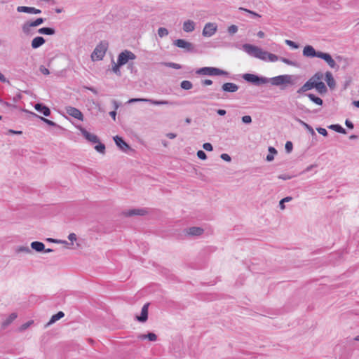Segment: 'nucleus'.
<instances>
[{"mask_svg":"<svg viewBox=\"0 0 359 359\" xmlns=\"http://www.w3.org/2000/svg\"><path fill=\"white\" fill-rule=\"evenodd\" d=\"M268 150L269 151V154H271L274 155V154H277V150L273 147H269Z\"/></svg>","mask_w":359,"mask_h":359,"instance_id":"774afa93","label":"nucleus"},{"mask_svg":"<svg viewBox=\"0 0 359 359\" xmlns=\"http://www.w3.org/2000/svg\"><path fill=\"white\" fill-rule=\"evenodd\" d=\"M168 30L165 27H159L158 29V34L161 38L168 35Z\"/></svg>","mask_w":359,"mask_h":359,"instance_id":"58836bf2","label":"nucleus"},{"mask_svg":"<svg viewBox=\"0 0 359 359\" xmlns=\"http://www.w3.org/2000/svg\"><path fill=\"white\" fill-rule=\"evenodd\" d=\"M114 140L116 146L123 151L126 152L128 150L130 149L129 144L126 143L122 137L116 135L114 137Z\"/></svg>","mask_w":359,"mask_h":359,"instance_id":"ddd939ff","label":"nucleus"},{"mask_svg":"<svg viewBox=\"0 0 359 359\" xmlns=\"http://www.w3.org/2000/svg\"><path fill=\"white\" fill-rule=\"evenodd\" d=\"M222 90L225 92L235 93L238 90V86L233 83H225L222 86Z\"/></svg>","mask_w":359,"mask_h":359,"instance_id":"412c9836","label":"nucleus"},{"mask_svg":"<svg viewBox=\"0 0 359 359\" xmlns=\"http://www.w3.org/2000/svg\"><path fill=\"white\" fill-rule=\"evenodd\" d=\"M321 51H316L311 45H306L303 49V55L307 57H319Z\"/></svg>","mask_w":359,"mask_h":359,"instance_id":"9d476101","label":"nucleus"},{"mask_svg":"<svg viewBox=\"0 0 359 359\" xmlns=\"http://www.w3.org/2000/svg\"><path fill=\"white\" fill-rule=\"evenodd\" d=\"M48 241L49 242H52V243H55L67 244V242L66 241L56 240V239H53V238H48Z\"/></svg>","mask_w":359,"mask_h":359,"instance_id":"bf43d9fd","label":"nucleus"},{"mask_svg":"<svg viewBox=\"0 0 359 359\" xmlns=\"http://www.w3.org/2000/svg\"><path fill=\"white\" fill-rule=\"evenodd\" d=\"M328 128L342 134H345L346 133V130L339 124L330 125L328 126Z\"/></svg>","mask_w":359,"mask_h":359,"instance_id":"2f4dec72","label":"nucleus"},{"mask_svg":"<svg viewBox=\"0 0 359 359\" xmlns=\"http://www.w3.org/2000/svg\"><path fill=\"white\" fill-rule=\"evenodd\" d=\"M203 148L208 151H211L213 149L212 145L209 142L204 143L203 145Z\"/></svg>","mask_w":359,"mask_h":359,"instance_id":"603ef678","label":"nucleus"},{"mask_svg":"<svg viewBox=\"0 0 359 359\" xmlns=\"http://www.w3.org/2000/svg\"><path fill=\"white\" fill-rule=\"evenodd\" d=\"M121 67V66H119L118 65V62H117V63L114 64V65L112 67L113 72H114L118 76H121V72L120 71V67Z\"/></svg>","mask_w":359,"mask_h":359,"instance_id":"79ce46f5","label":"nucleus"},{"mask_svg":"<svg viewBox=\"0 0 359 359\" xmlns=\"http://www.w3.org/2000/svg\"><path fill=\"white\" fill-rule=\"evenodd\" d=\"M293 76L289 74L279 75L272 78L259 76L254 74L246 73L242 75V78L247 82L252 83L257 86H259L267 83H271L273 86H281L282 90L285 89V86L287 84H293Z\"/></svg>","mask_w":359,"mask_h":359,"instance_id":"f257e3e1","label":"nucleus"},{"mask_svg":"<svg viewBox=\"0 0 359 359\" xmlns=\"http://www.w3.org/2000/svg\"><path fill=\"white\" fill-rule=\"evenodd\" d=\"M32 114H33L34 116H35L36 117H37V118H40L42 121H43L44 123H46V124H48V126H57V124H56L55 122H53V121H50V120H49V119H47V118H44V117L40 116H39V115H37V114H34V113H32Z\"/></svg>","mask_w":359,"mask_h":359,"instance_id":"c9c22d12","label":"nucleus"},{"mask_svg":"<svg viewBox=\"0 0 359 359\" xmlns=\"http://www.w3.org/2000/svg\"><path fill=\"white\" fill-rule=\"evenodd\" d=\"M325 80L327 84V86L333 89L335 88L336 82L335 80L333 78V76L330 72H327L325 73Z\"/></svg>","mask_w":359,"mask_h":359,"instance_id":"5701e85b","label":"nucleus"},{"mask_svg":"<svg viewBox=\"0 0 359 359\" xmlns=\"http://www.w3.org/2000/svg\"><path fill=\"white\" fill-rule=\"evenodd\" d=\"M173 44L178 48H184L187 53L195 52V47L194 44L184 39H177L174 41Z\"/></svg>","mask_w":359,"mask_h":359,"instance_id":"6e6552de","label":"nucleus"},{"mask_svg":"<svg viewBox=\"0 0 359 359\" xmlns=\"http://www.w3.org/2000/svg\"><path fill=\"white\" fill-rule=\"evenodd\" d=\"M128 69L130 70L131 72H133L134 71L136 72L135 67L133 62H130L128 64Z\"/></svg>","mask_w":359,"mask_h":359,"instance_id":"0e129e2a","label":"nucleus"},{"mask_svg":"<svg viewBox=\"0 0 359 359\" xmlns=\"http://www.w3.org/2000/svg\"><path fill=\"white\" fill-rule=\"evenodd\" d=\"M243 50L252 57L260 59L262 60H265V50H263L261 48L258 46L250 43H245L243 45Z\"/></svg>","mask_w":359,"mask_h":359,"instance_id":"7ed1b4c3","label":"nucleus"},{"mask_svg":"<svg viewBox=\"0 0 359 359\" xmlns=\"http://www.w3.org/2000/svg\"><path fill=\"white\" fill-rule=\"evenodd\" d=\"M98 144L95 145V149L100 153V154H104L105 152V145L101 142H97Z\"/></svg>","mask_w":359,"mask_h":359,"instance_id":"4c0bfd02","label":"nucleus"},{"mask_svg":"<svg viewBox=\"0 0 359 359\" xmlns=\"http://www.w3.org/2000/svg\"><path fill=\"white\" fill-rule=\"evenodd\" d=\"M135 102H147L154 105H177V102L169 101V100H156L149 98H131L128 101V104Z\"/></svg>","mask_w":359,"mask_h":359,"instance_id":"39448f33","label":"nucleus"},{"mask_svg":"<svg viewBox=\"0 0 359 359\" xmlns=\"http://www.w3.org/2000/svg\"><path fill=\"white\" fill-rule=\"evenodd\" d=\"M109 43L106 41H101L95 48L91 54L93 61H98L103 59L108 49Z\"/></svg>","mask_w":359,"mask_h":359,"instance_id":"f03ea898","label":"nucleus"},{"mask_svg":"<svg viewBox=\"0 0 359 359\" xmlns=\"http://www.w3.org/2000/svg\"><path fill=\"white\" fill-rule=\"evenodd\" d=\"M345 125L346 126L347 128H348L350 129H353V127H354L353 123L351 121H349L348 119L346 120Z\"/></svg>","mask_w":359,"mask_h":359,"instance_id":"680f3d73","label":"nucleus"},{"mask_svg":"<svg viewBox=\"0 0 359 359\" xmlns=\"http://www.w3.org/2000/svg\"><path fill=\"white\" fill-rule=\"evenodd\" d=\"M66 112L71 116L79 120L83 121V115L81 113V111L73 107H66Z\"/></svg>","mask_w":359,"mask_h":359,"instance_id":"9b49d317","label":"nucleus"},{"mask_svg":"<svg viewBox=\"0 0 359 359\" xmlns=\"http://www.w3.org/2000/svg\"><path fill=\"white\" fill-rule=\"evenodd\" d=\"M195 29V22L188 20L183 23V30L185 32H191Z\"/></svg>","mask_w":359,"mask_h":359,"instance_id":"b1692460","label":"nucleus"},{"mask_svg":"<svg viewBox=\"0 0 359 359\" xmlns=\"http://www.w3.org/2000/svg\"><path fill=\"white\" fill-rule=\"evenodd\" d=\"M319 58L325 61L331 68H334L337 66L334 60L327 53L321 52V54L319 55Z\"/></svg>","mask_w":359,"mask_h":359,"instance_id":"2eb2a0df","label":"nucleus"},{"mask_svg":"<svg viewBox=\"0 0 359 359\" xmlns=\"http://www.w3.org/2000/svg\"><path fill=\"white\" fill-rule=\"evenodd\" d=\"M46 40L42 36H36L32 41L31 46L34 49H36L41 47L43 44H44Z\"/></svg>","mask_w":359,"mask_h":359,"instance_id":"4be33fe9","label":"nucleus"},{"mask_svg":"<svg viewBox=\"0 0 359 359\" xmlns=\"http://www.w3.org/2000/svg\"><path fill=\"white\" fill-rule=\"evenodd\" d=\"M39 70L44 75H48L50 74L49 70L43 65L39 67Z\"/></svg>","mask_w":359,"mask_h":359,"instance_id":"4d7b16f0","label":"nucleus"},{"mask_svg":"<svg viewBox=\"0 0 359 359\" xmlns=\"http://www.w3.org/2000/svg\"><path fill=\"white\" fill-rule=\"evenodd\" d=\"M323 77V75L320 72L316 73L311 78L313 81H320Z\"/></svg>","mask_w":359,"mask_h":359,"instance_id":"a19ab883","label":"nucleus"},{"mask_svg":"<svg viewBox=\"0 0 359 359\" xmlns=\"http://www.w3.org/2000/svg\"><path fill=\"white\" fill-rule=\"evenodd\" d=\"M285 149L287 153H290L293 149V144L290 141H287L285 143Z\"/></svg>","mask_w":359,"mask_h":359,"instance_id":"c03bdc74","label":"nucleus"},{"mask_svg":"<svg viewBox=\"0 0 359 359\" xmlns=\"http://www.w3.org/2000/svg\"><path fill=\"white\" fill-rule=\"evenodd\" d=\"M220 157L222 160L227 161V162H229L231 160L230 156L227 154H222Z\"/></svg>","mask_w":359,"mask_h":359,"instance_id":"13d9d810","label":"nucleus"},{"mask_svg":"<svg viewBox=\"0 0 359 359\" xmlns=\"http://www.w3.org/2000/svg\"><path fill=\"white\" fill-rule=\"evenodd\" d=\"M306 95L309 98V100L311 101H312L313 102H314L315 104H316L318 105H322L323 103V101L321 98L316 96L315 95H313L312 93H308Z\"/></svg>","mask_w":359,"mask_h":359,"instance_id":"c756f323","label":"nucleus"},{"mask_svg":"<svg viewBox=\"0 0 359 359\" xmlns=\"http://www.w3.org/2000/svg\"><path fill=\"white\" fill-rule=\"evenodd\" d=\"M35 109L43 114L45 116H49L50 115V109L42 103H37L34 106Z\"/></svg>","mask_w":359,"mask_h":359,"instance_id":"6ab92c4d","label":"nucleus"},{"mask_svg":"<svg viewBox=\"0 0 359 359\" xmlns=\"http://www.w3.org/2000/svg\"><path fill=\"white\" fill-rule=\"evenodd\" d=\"M316 81H312L309 79L300 88L297 90V93L302 94L309 90L315 88Z\"/></svg>","mask_w":359,"mask_h":359,"instance_id":"dca6fc26","label":"nucleus"},{"mask_svg":"<svg viewBox=\"0 0 359 359\" xmlns=\"http://www.w3.org/2000/svg\"><path fill=\"white\" fill-rule=\"evenodd\" d=\"M203 229L201 227L192 226L184 229V232L187 236H198L203 233Z\"/></svg>","mask_w":359,"mask_h":359,"instance_id":"4468645a","label":"nucleus"},{"mask_svg":"<svg viewBox=\"0 0 359 359\" xmlns=\"http://www.w3.org/2000/svg\"><path fill=\"white\" fill-rule=\"evenodd\" d=\"M202 84L203 86H210L212 84V81L210 79H205L202 81Z\"/></svg>","mask_w":359,"mask_h":359,"instance_id":"338daca9","label":"nucleus"},{"mask_svg":"<svg viewBox=\"0 0 359 359\" xmlns=\"http://www.w3.org/2000/svg\"><path fill=\"white\" fill-rule=\"evenodd\" d=\"M22 132L21 130H15L13 129H10L8 130V134H12V135H21Z\"/></svg>","mask_w":359,"mask_h":359,"instance_id":"052dcab7","label":"nucleus"},{"mask_svg":"<svg viewBox=\"0 0 359 359\" xmlns=\"http://www.w3.org/2000/svg\"><path fill=\"white\" fill-rule=\"evenodd\" d=\"M196 73L199 75L208 76H227L229 73L224 70L213 67H205L196 69Z\"/></svg>","mask_w":359,"mask_h":359,"instance_id":"20e7f679","label":"nucleus"},{"mask_svg":"<svg viewBox=\"0 0 359 359\" xmlns=\"http://www.w3.org/2000/svg\"><path fill=\"white\" fill-rule=\"evenodd\" d=\"M147 211L144 208L132 209L124 212L125 215L128 217L134 215H144Z\"/></svg>","mask_w":359,"mask_h":359,"instance_id":"aec40b11","label":"nucleus"},{"mask_svg":"<svg viewBox=\"0 0 359 359\" xmlns=\"http://www.w3.org/2000/svg\"><path fill=\"white\" fill-rule=\"evenodd\" d=\"M292 200V197H291V196H287V197L283 198L279 202V208L281 210H284L285 208V203H286L287 202H290Z\"/></svg>","mask_w":359,"mask_h":359,"instance_id":"e433bc0d","label":"nucleus"},{"mask_svg":"<svg viewBox=\"0 0 359 359\" xmlns=\"http://www.w3.org/2000/svg\"><path fill=\"white\" fill-rule=\"evenodd\" d=\"M38 32L41 34L53 35L55 33V30L52 27H41L38 29Z\"/></svg>","mask_w":359,"mask_h":359,"instance_id":"c85d7f7f","label":"nucleus"},{"mask_svg":"<svg viewBox=\"0 0 359 359\" xmlns=\"http://www.w3.org/2000/svg\"><path fill=\"white\" fill-rule=\"evenodd\" d=\"M217 29V26L215 23L208 22L205 25L202 34L205 37H210L213 36Z\"/></svg>","mask_w":359,"mask_h":359,"instance_id":"1a4fd4ad","label":"nucleus"},{"mask_svg":"<svg viewBox=\"0 0 359 359\" xmlns=\"http://www.w3.org/2000/svg\"><path fill=\"white\" fill-rule=\"evenodd\" d=\"M80 131H81L82 135L88 142H90L95 143V144L97 142H99L100 140L96 135L89 133L86 129H85L84 128H82V127L80 128Z\"/></svg>","mask_w":359,"mask_h":359,"instance_id":"f8f14e48","label":"nucleus"},{"mask_svg":"<svg viewBox=\"0 0 359 359\" xmlns=\"http://www.w3.org/2000/svg\"><path fill=\"white\" fill-rule=\"evenodd\" d=\"M280 60L282 61L283 63L286 64V65H291V66H295L296 65V62H294V61H292L287 58H285V57H280Z\"/></svg>","mask_w":359,"mask_h":359,"instance_id":"a18cd8bd","label":"nucleus"},{"mask_svg":"<svg viewBox=\"0 0 359 359\" xmlns=\"http://www.w3.org/2000/svg\"><path fill=\"white\" fill-rule=\"evenodd\" d=\"M33 323V321L32 320H30V321H28L24 324H22L20 327V331H24L26 329H27L31 324Z\"/></svg>","mask_w":359,"mask_h":359,"instance_id":"8fccbe9b","label":"nucleus"},{"mask_svg":"<svg viewBox=\"0 0 359 359\" xmlns=\"http://www.w3.org/2000/svg\"><path fill=\"white\" fill-rule=\"evenodd\" d=\"M180 87L184 90H190L192 88L193 84L191 81L184 80L180 83Z\"/></svg>","mask_w":359,"mask_h":359,"instance_id":"f704fd0d","label":"nucleus"},{"mask_svg":"<svg viewBox=\"0 0 359 359\" xmlns=\"http://www.w3.org/2000/svg\"><path fill=\"white\" fill-rule=\"evenodd\" d=\"M316 86H315V88L317 90V91L323 95V94H325L327 92V88L325 86V84L320 81H316Z\"/></svg>","mask_w":359,"mask_h":359,"instance_id":"393cba45","label":"nucleus"},{"mask_svg":"<svg viewBox=\"0 0 359 359\" xmlns=\"http://www.w3.org/2000/svg\"><path fill=\"white\" fill-rule=\"evenodd\" d=\"M44 21H45L44 18H39L32 22H30V21L25 22L22 26V32L25 34L29 35L30 34L32 27H37V26L41 25Z\"/></svg>","mask_w":359,"mask_h":359,"instance_id":"0eeeda50","label":"nucleus"},{"mask_svg":"<svg viewBox=\"0 0 359 359\" xmlns=\"http://www.w3.org/2000/svg\"><path fill=\"white\" fill-rule=\"evenodd\" d=\"M31 248L35 251L41 252L44 250L45 245L40 241H33L31 243Z\"/></svg>","mask_w":359,"mask_h":359,"instance_id":"a878e982","label":"nucleus"},{"mask_svg":"<svg viewBox=\"0 0 359 359\" xmlns=\"http://www.w3.org/2000/svg\"><path fill=\"white\" fill-rule=\"evenodd\" d=\"M242 121L244 123L250 124V123H252V118L249 115L244 116L242 117Z\"/></svg>","mask_w":359,"mask_h":359,"instance_id":"3c124183","label":"nucleus"},{"mask_svg":"<svg viewBox=\"0 0 359 359\" xmlns=\"http://www.w3.org/2000/svg\"><path fill=\"white\" fill-rule=\"evenodd\" d=\"M166 66L168 67L175 69H180L182 68V66L180 64L175 63V62L166 63Z\"/></svg>","mask_w":359,"mask_h":359,"instance_id":"de8ad7c7","label":"nucleus"},{"mask_svg":"<svg viewBox=\"0 0 359 359\" xmlns=\"http://www.w3.org/2000/svg\"><path fill=\"white\" fill-rule=\"evenodd\" d=\"M285 43L294 49H297L299 48V45L291 40H285Z\"/></svg>","mask_w":359,"mask_h":359,"instance_id":"49530a36","label":"nucleus"},{"mask_svg":"<svg viewBox=\"0 0 359 359\" xmlns=\"http://www.w3.org/2000/svg\"><path fill=\"white\" fill-rule=\"evenodd\" d=\"M239 9L251 14L252 15V17H254V18H255V17L259 18L260 17V15L259 14L256 13L255 12L248 10L246 8H240Z\"/></svg>","mask_w":359,"mask_h":359,"instance_id":"864d4df0","label":"nucleus"},{"mask_svg":"<svg viewBox=\"0 0 359 359\" xmlns=\"http://www.w3.org/2000/svg\"><path fill=\"white\" fill-rule=\"evenodd\" d=\"M299 123H300L303 126H304V128H305L306 129H307V130H309V131L312 135H314V134H315V132H314V130H313V128H312L310 125L307 124L306 123H305V122H304V121H301V120H299Z\"/></svg>","mask_w":359,"mask_h":359,"instance_id":"ea45409f","label":"nucleus"},{"mask_svg":"<svg viewBox=\"0 0 359 359\" xmlns=\"http://www.w3.org/2000/svg\"><path fill=\"white\" fill-rule=\"evenodd\" d=\"M316 167H317L316 164L310 165L306 168H305L301 173L304 174V173L308 172L311 171L313 168H316Z\"/></svg>","mask_w":359,"mask_h":359,"instance_id":"6e6d98bb","label":"nucleus"},{"mask_svg":"<svg viewBox=\"0 0 359 359\" xmlns=\"http://www.w3.org/2000/svg\"><path fill=\"white\" fill-rule=\"evenodd\" d=\"M149 305V303L145 304L142 308L140 316L136 317L139 322L144 323L147 320Z\"/></svg>","mask_w":359,"mask_h":359,"instance_id":"a211bd4d","label":"nucleus"},{"mask_svg":"<svg viewBox=\"0 0 359 359\" xmlns=\"http://www.w3.org/2000/svg\"><path fill=\"white\" fill-rule=\"evenodd\" d=\"M17 318V314L15 313H12L9 315L8 318L5 320L3 321L1 327L3 329H5L8 327L15 318Z\"/></svg>","mask_w":359,"mask_h":359,"instance_id":"bb28decb","label":"nucleus"},{"mask_svg":"<svg viewBox=\"0 0 359 359\" xmlns=\"http://www.w3.org/2000/svg\"><path fill=\"white\" fill-rule=\"evenodd\" d=\"M136 55L130 50H125L121 52L117 58V62L119 66H123L128 63H130V60H134L136 59Z\"/></svg>","mask_w":359,"mask_h":359,"instance_id":"423d86ee","label":"nucleus"},{"mask_svg":"<svg viewBox=\"0 0 359 359\" xmlns=\"http://www.w3.org/2000/svg\"><path fill=\"white\" fill-rule=\"evenodd\" d=\"M278 178L283 180H290L292 178V177L288 175L283 174V175H280L278 176Z\"/></svg>","mask_w":359,"mask_h":359,"instance_id":"69168bd1","label":"nucleus"},{"mask_svg":"<svg viewBox=\"0 0 359 359\" xmlns=\"http://www.w3.org/2000/svg\"><path fill=\"white\" fill-rule=\"evenodd\" d=\"M317 131L322 135L323 136H327V131L325 128H321V127H319V128H316Z\"/></svg>","mask_w":359,"mask_h":359,"instance_id":"5fc2aeb1","label":"nucleus"},{"mask_svg":"<svg viewBox=\"0 0 359 359\" xmlns=\"http://www.w3.org/2000/svg\"><path fill=\"white\" fill-rule=\"evenodd\" d=\"M15 252L17 254L21 252L29 254L32 252V250L28 246H18L15 248Z\"/></svg>","mask_w":359,"mask_h":359,"instance_id":"72a5a7b5","label":"nucleus"},{"mask_svg":"<svg viewBox=\"0 0 359 359\" xmlns=\"http://www.w3.org/2000/svg\"><path fill=\"white\" fill-rule=\"evenodd\" d=\"M68 239L73 242L76 240V235L74 233H71L68 236Z\"/></svg>","mask_w":359,"mask_h":359,"instance_id":"e2e57ef3","label":"nucleus"},{"mask_svg":"<svg viewBox=\"0 0 359 359\" xmlns=\"http://www.w3.org/2000/svg\"><path fill=\"white\" fill-rule=\"evenodd\" d=\"M197 156L201 160H205L207 158L206 154L203 150H199L197 151Z\"/></svg>","mask_w":359,"mask_h":359,"instance_id":"09e8293b","label":"nucleus"},{"mask_svg":"<svg viewBox=\"0 0 359 359\" xmlns=\"http://www.w3.org/2000/svg\"><path fill=\"white\" fill-rule=\"evenodd\" d=\"M139 338L142 340L148 339L151 341H155L157 339V336L153 332H149L147 334H141Z\"/></svg>","mask_w":359,"mask_h":359,"instance_id":"473e14b6","label":"nucleus"},{"mask_svg":"<svg viewBox=\"0 0 359 359\" xmlns=\"http://www.w3.org/2000/svg\"><path fill=\"white\" fill-rule=\"evenodd\" d=\"M238 27L236 25H232L228 27V32L229 34H234L238 32Z\"/></svg>","mask_w":359,"mask_h":359,"instance_id":"37998d69","label":"nucleus"},{"mask_svg":"<svg viewBox=\"0 0 359 359\" xmlns=\"http://www.w3.org/2000/svg\"><path fill=\"white\" fill-rule=\"evenodd\" d=\"M266 55H264L265 60H263L264 61H270V62H276L278 60H280V57L273 53H269L267 51H265Z\"/></svg>","mask_w":359,"mask_h":359,"instance_id":"7c9ffc66","label":"nucleus"},{"mask_svg":"<svg viewBox=\"0 0 359 359\" xmlns=\"http://www.w3.org/2000/svg\"><path fill=\"white\" fill-rule=\"evenodd\" d=\"M64 316H65V313L62 311H58L56 314H54L53 316H52L49 322L47 323V325H50L51 324L55 323L56 321L59 320Z\"/></svg>","mask_w":359,"mask_h":359,"instance_id":"cd10ccee","label":"nucleus"},{"mask_svg":"<svg viewBox=\"0 0 359 359\" xmlns=\"http://www.w3.org/2000/svg\"><path fill=\"white\" fill-rule=\"evenodd\" d=\"M17 11L19 13H30V14L41 13V11L40 9H37L34 7H29V6H18L17 8Z\"/></svg>","mask_w":359,"mask_h":359,"instance_id":"f3484780","label":"nucleus"}]
</instances>
